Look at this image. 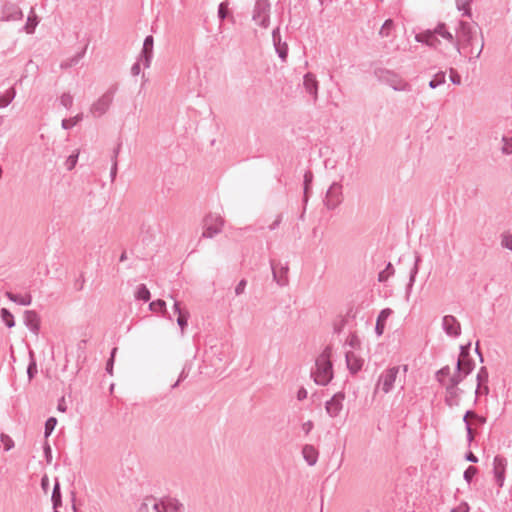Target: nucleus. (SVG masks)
I'll use <instances>...</instances> for the list:
<instances>
[{"mask_svg": "<svg viewBox=\"0 0 512 512\" xmlns=\"http://www.w3.org/2000/svg\"><path fill=\"white\" fill-rule=\"evenodd\" d=\"M457 50L478 57L483 49V39L478 27L474 24L462 22L456 33Z\"/></svg>", "mask_w": 512, "mask_h": 512, "instance_id": "1", "label": "nucleus"}, {"mask_svg": "<svg viewBox=\"0 0 512 512\" xmlns=\"http://www.w3.org/2000/svg\"><path fill=\"white\" fill-rule=\"evenodd\" d=\"M437 379L446 388V400L449 405L456 404L458 398L456 385L462 379L457 370L455 368L444 367L438 371Z\"/></svg>", "mask_w": 512, "mask_h": 512, "instance_id": "2", "label": "nucleus"}, {"mask_svg": "<svg viewBox=\"0 0 512 512\" xmlns=\"http://www.w3.org/2000/svg\"><path fill=\"white\" fill-rule=\"evenodd\" d=\"M330 358V348H326L317 358L316 370L314 372V379L317 384L326 385L333 378V370Z\"/></svg>", "mask_w": 512, "mask_h": 512, "instance_id": "3", "label": "nucleus"}, {"mask_svg": "<svg viewBox=\"0 0 512 512\" xmlns=\"http://www.w3.org/2000/svg\"><path fill=\"white\" fill-rule=\"evenodd\" d=\"M400 367H392L387 369L380 377L378 386L385 394L389 393L397 379Z\"/></svg>", "mask_w": 512, "mask_h": 512, "instance_id": "4", "label": "nucleus"}, {"mask_svg": "<svg viewBox=\"0 0 512 512\" xmlns=\"http://www.w3.org/2000/svg\"><path fill=\"white\" fill-rule=\"evenodd\" d=\"M151 508L154 512H181L183 505L177 499L167 498L160 503L152 500Z\"/></svg>", "mask_w": 512, "mask_h": 512, "instance_id": "5", "label": "nucleus"}, {"mask_svg": "<svg viewBox=\"0 0 512 512\" xmlns=\"http://www.w3.org/2000/svg\"><path fill=\"white\" fill-rule=\"evenodd\" d=\"M473 368L471 359L469 357L468 349L462 348L457 362V372L461 377L468 375Z\"/></svg>", "mask_w": 512, "mask_h": 512, "instance_id": "6", "label": "nucleus"}, {"mask_svg": "<svg viewBox=\"0 0 512 512\" xmlns=\"http://www.w3.org/2000/svg\"><path fill=\"white\" fill-rule=\"evenodd\" d=\"M493 472L497 485L503 487L506 473V461L502 457H495L493 461Z\"/></svg>", "mask_w": 512, "mask_h": 512, "instance_id": "7", "label": "nucleus"}, {"mask_svg": "<svg viewBox=\"0 0 512 512\" xmlns=\"http://www.w3.org/2000/svg\"><path fill=\"white\" fill-rule=\"evenodd\" d=\"M342 400V395H335L326 403V411L330 416L334 417L338 415L342 409Z\"/></svg>", "mask_w": 512, "mask_h": 512, "instance_id": "8", "label": "nucleus"}, {"mask_svg": "<svg viewBox=\"0 0 512 512\" xmlns=\"http://www.w3.org/2000/svg\"><path fill=\"white\" fill-rule=\"evenodd\" d=\"M443 327L449 335H458L460 331V325L453 316H445L443 318Z\"/></svg>", "mask_w": 512, "mask_h": 512, "instance_id": "9", "label": "nucleus"}, {"mask_svg": "<svg viewBox=\"0 0 512 512\" xmlns=\"http://www.w3.org/2000/svg\"><path fill=\"white\" fill-rule=\"evenodd\" d=\"M347 365L351 372L356 373L361 370L363 360L354 353L347 354Z\"/></svg>", "mask_w": 512, "mask_h": 512, "instance_id": "10", "label": "nucleus"}, {"mask_svg": "<svg viewBox=\"0 0 512 512\" xmlns=\"http://www.w3.org/2000/svg\"><path fill=\"white\" fill-rule=\"evenodd\" d=\"M303 456L309 465H314L318 458V452L313 446H305L303 448Z\"/></svg>", "mask_w": 512, "mask_h": 512, "instance_id": "11", "label": "nucleus"}, {"mask_svg": "<svg viewBox=\"0 0 512 512\" xmlns=\"http://www.w3.org/2000/svg\"><path fill=\"white\" fill-rule=\"evenodd\" d=\"M154 40L152 36H147L143 44V55L147 63H149L153 52Z\"/></svg>", "mask_w": 512, "mask_h": 512, "instance_id": "12", "label": "nucleus"}, {"mask_svg": "<svg viewBox=\"0 0 512 512\" xmlns=\"http://www.w3.org/2000/svg\"><path fill=\"white\" fill-rule=\"evenodd\" d=\"M435 32L432 33V32H427V33H423V34H418L416 36V40L417 41H424V37H427V40H425V43L429 46H435L436 43H437V39L435 37Z\"/></svg>", "mask_w": 512, "mask_h": 512, "instance_id": "13", "label": "nucleus"}, {"mask_svg": "<svg viewBox=\"0 0 512 512\" xmlns=\"http://www.w3.org/2000/svg\"><path fill=\"white\" fill-rule=\"evenodd\" d=\"M109 104H110L109 97H104L93 105L92 110L94 112L97 111L99 114H101L108 108Z\"/></svg>", "mask_w": 512, "mask_h": 512, "instance_id": "14", "label": "nucleus"}, {"mask_svg": "<svg viewBox=\"0 0 512 512\" xmlns=\"http://www.w3.org/2000/svg\"><path fill=\"white\" fill-rule=\"evenodd\" d=\"M7 296L14 302H18L22 305H29L30 302H31V297L30 296H25V297H18V296H15L13 295L12 293H7Z\"/></svg>", "mask_w": 512, "mask_h": 512, "instance_id": "15", "label": "nucleus"}, {"mask_svg": "<svg viewBox=\"0 0 512 512\" xmlns=\"http://www.w3.org/2000/svg\"><path fill=\"white\" fill-rule=\"evenodd\" d=\"M57 424V419L54 417L49 418L45 424V436L48 437L54 430Z\"/></svg>", "mask_w": 512, "mask_h": 512, "instance_id": "16", "label": "nucleus"}, {"mask_svg": "<svg viewBox=\"0 0 512 512\" xmlns=\"http://www.w3.org/2000/svg\"><path fill=\"white\" fill-rule=\"evenodd\" d=\"M1 316L3 321L7 324L8 327L14 326V320L12 314L7 309H2Z\"/></svg>", "mask_w": 512, "mask_h": 512, "instance_id": "17", "label": "nucleus"}, {"mask_svg": "<svg viewBox=\"0 0 512 512\" xmlns=\"http://www.w3.org/2000/svg\"><path fill=\"white\" fill-rule=\"evenodd\" d=\"M150 309L152 311H166V304L163 300H157L150 303Z\"/></svg>", "mask_w": 512, "mask_h": 512, "instance_id": "18", "label": "nucleus"}, {"mask_svg": "<svg viewBox=\"0 0 512 512\" xmlns=\"http://www.w3.org/2000/svg\"><path fill=\"white\" fill-rule=\"evenodd\" d=\"M475 417H476V415H475L474 413H472V412H467V413H466V415H465V417H464V420H465V421H466V423H467V431H468V434H469V440H470V441H471V440H473V438H474V435H473L472 429H471V427H470V419H471V418H475Z\"/></svg>", "mask_w": 512, "mask_h": 512, "instance_id": "19", "label": "nucleus"}, {"mask_svg": "<svg viewBox=\"0 0 512 512\" xmlns=\"http://www.w3.org/2000/svg\"><path fill=\"white\" fill-rule=\"evenodd\" d=\"M189 313H180L177 318V323L180 326L181 330L184 331L187 326V320H188Z\"/></svg>", "mask_w": 512, "mask_h": 512, "instance_id": "20", "label": "nucleus"}, {"mask_svg": "<svg viewBox=\"0 0 512 512\" xmlns=\"http://www.w3.org/2000/svg\"><path fill=\"white\" fill-rule=\"evenodd\" d=\"M36 25H37L36 16L35 15L29 16L27 24H26V27H25L26 32L27 33H32L34 31V28H35Z\"/></svg>", "mask_w": 512, "mask_h": 512, "instance_id": "21", "label": "nucleus"}, {"mask_svg": "<svg viewBox=\"0 0 512 512\" xmlns=\"http://www.w3.org/2000/svg\"><path fill=\"white\" fill-rule=\"evenodd\" d=\"M26 320L32 325L33 329L38 328V320L36 315L33 312H27L26 313Z\"/></svg>", "mask_w": 512, "mask_h": 512, "instance_id": "22", "label": "nucleus"}, {"mask_svg": "<svg viewBox=\"0 0 512 512\" xmlns=\"http://www.w3.org/2000/svg\"><path fill=\"white\" fill-rule=\"evenodd\" d=\"M477 474V468L474 466H469L464 472V478L470 482L472 478Z\"/></svg>", "mask_w": 512, "mask_h": 512, "instance_id": "23", "label": "nucleus"}, {"mask_svg": "<svg viewBox=\"0 0 512 512\" xmlns=\"http://www.w3.org/2000/svg\"><path fill=\"white\" fill-rule=\"evenodd\" d=\"M52 499L54 501L55 506H57L60 503V501H61L59 483L55 484Z\"/></svg>", "mask_w": 512, "mask_h": 512, "instance_id": "24", "label": "nucleus"}, {"mask_svg": "<svg viewBox=\"0 0 512 512\" xmlns=\"http://www.w3.org/2000/svg\"><path fill=\"white\" fill-rule=\"evenodd\" d=\"M435 33L439 34L440 36H442L443 38H446L448 40H452L453 39L452 34L450 32H448V31H446L443 25L439 26L435 30Z\"/></svg>", "mask_w": 512, "mask_h": 512, "instance_id": "25", "label": "nucleus"}, {"mask_svg": "<svg viewBox=\"0 0 512 512\" xmlns=\"http://www.w3.org/2000/svg\"><path fill=\"white\" fill-rule=\"evenodd\" d=\"M393 27V21L392 20H386L380 30V33L382 35H388L390 29Z\"/></svg>", "mask_w": 512, "mask_h": 512, "instance_id": "26", "label": "nucleus"}, {"mask_svg": "<svg viewBox=\"0 0 512 512\" xmlns=\"http://www.w3.org/2000/svg\"><path fill=\"white\" fill-rule=\"evenodd\" d=\"M138 298L140 299H143L145 301L149 300L150 298V292L147 288L145 287H141L139 290H138Z\"/></svg>", "mask_w": 512, "mask_h": 512, "instance_id": "27", "label": "nucleus"}, {"mask_svg": "<svg viewBox=\"0 0 512 512\" xmlns=\"http://www.w3.org/2000/svg\"><path fill=\"white\" fill-rule=\"evenodd\" d=\"M503 245L512 250V233H506L502 240Z\"/></svg>", "mask_w": 512, "mask_h": 512, "instance_id": "28", "label": "nucleus"}, {"mask_svg": "<svg viewBox=\"0 0 512 512\" xmlns=\"http://www.w3.org/2000/svg\"><path fill=\"white\" fill-rule=\"evenodd\" d=\"M1 442L4 444L6 450H9L13 446V441L7 435H1Z\"/></svg>", "mask_w": 512, "mask_h": 512, "instance_id": "29", "label": "nucleus"}, {"mask_svg": "<svg viewBox=\"0 0 512 512\" xmlns=\"http://www.w3.org/2000/svg\"><path fill=\"white\" fill-rule=\"evenodd\" d=\"M391 313H392V311L390 309H384L380 312L377 320L386 322V320L391 315Z\"/></svg>", "mask_w": 512, "mask_h": 512, "instance_id": "30", "label": "nucleus"}, {"mask_svg": "<svg viewBox=\"0 0 512 512\" xmlns=\"http://www.w3.org/2000/svg\"><path fill=\"white\" fill-rule=\"evenodd\" d=\"M228 14V4L227 3H221L219 6V16L220 18H225Z\"/></svg>", "mask_w": 512, "mask_h": 512, "instance_id": "31", "label": "nucleus"}, {"mask_svg": "<svg viewBox=\"0 0 512 512\" xmlns=\"http://www.w3.org/2000/svg\"><path fill=\"white\" fill-rule=\"evenodd\" d=\"M384 329H385V322L377 320V323H376V333L378 335H382L383 332H384Z\"/></svg>", "mask_w": 512, "mask_h": 512, "instance_id": "32", "label": "nucleus"}, {"mask_svg": "<svg viewBox=\"0 0 512 512\" xmlns=\"http://www.w3.org/2000/svg\"><path fill=\"white\" fill-rule=\"evenodd\" d=\"M450 78L454 84L458 85L461 82L460 76L454 71H451Z\"/></svg>", "mask_w": 512, "mask_h": 512, "instance_id": "33", "label": "nucleus"}, {"mask_svg": "<svg viewBox=\"0 0 512 512\" xmlns=\"http://www.w3.org/2000/svg\"><path fill=\"white\" fill-rule=\"evenodd\" d=\"M77 122V120H74V119H69V120H64L63 121V127L64 128H70L72 127L73 125H75Z\"/></svg>", "mask_w": 512, "mask_h": 512, "instance_id": "34", "label": "nucleus"}, {"mask_svg": "<svg viewBox=\"0 0 512 512\" xmlns=\"http://www.w3.org/2000/svg\"><path fill=\"white\" fill-rule=\"evenodd\" d=\"M76 160H77V155H75V156H70V157L68 158L69 169H72V168L75 166V164H76Z\"/></svg>", "mask_w": 512, "mask_h": 512, "instance_id": "35", "label": "nucleus"}, {"mask_svg": "<svg viewBox=\"0 0 512 512\" xmlns=\"http://www.w3.org/2000/svg\"><path fill=\"white\" fill-rule=\"evenodd\" d=\"M217 232H218V229H215V230L212 231L210 228H207L203 234L206 237H212Z\"/></svg>", "mask_w": 512, "mask_h": 512, "instance_id": "36", "label": "nucleus"}, {"mask_svg": "<svg viewBox=\"0 0 512 512\" xmlns=\"http://www.w3.org/2000/svg\"><path fill=\"white\" fill-rule=\"evenodd\" d=\"M459 8H465L471 0H456Z\"/></svg>", "mask_w": 512, "mask_h": 512, "instance_id": "37", "label": "nucleus"}, {"mask_svg": "<svg viewBox=\"0 0 512 512\" xmlns=\"http://www.w3.org/2000/svg\"><path fill=\"white\" fill-rule=\"evenodd\" d=\"M57 409H58L60 412H65V411H66V404H65L64 399H61V401H60V402H59V404H58Z\"/></svg>", "mask_w": 512, "mask_h": 512, "instance_id": "38", "label": "nucleus"}, {"mask_svg": "<svg viewBox=\"0 0 512 512\" xmlns=\"http://www.w3.org/2000/svg\"><path fill=\"white\" fill-rule=\"evenodd\" d=\"M174 311H175L178 315H180V313H185V311H182L181 306H180V303H179V302H177V301L174 303Z\"/></svg>", "mask_w": 512, "mask_h": 512, "instance_id": "39", "label": "nucleus"}, {"mask_svg": "<svg viewBox=\"0 0 512 512\" xmlns=\"http://www.w3.org/2000/svg\"><path fill=\"white\" fill-rule=\"evenodd\" d=\"M142 512H154L153 509L151 508V502L150 503H145L143 505Z\"/></svg>", "mask_w": 512, "mask_h": 512, "instance_id": "40", "label": "nucleus"}, {"mask_svg": "<svg viewBox=\"0 0 512 512\" xmlns=\"http://www.w3.org/2000/svg\"><path fill=\"white\" fill-rule=\"evenodd\" d=\"M442 80H443V77L440 80H436V79L431 80L430 81V86L432 88H435L437 85H439L442 82Z\"/></svg>", "mask_w": 512, "mask_h": 512, "instance_id": "41", "label": "nucleus"}, {"mask_svg": "<svg viewBox=\"0 0 512 512\" xmlns=\"http://www.w3.org/2000/svg\"><path fill=\"white\" fill-rule=\"evenodd\" d=\"M306 396H307L306 390H304V389L299 390V392H298V399H300V400L304 399V398H306Z\"/></svg>", "mask_w": 512, "mask_h": 512, "instance_id": "42", "label": "nucleus"}, {"mask_svg": "<svg viewBox=\"0 0 512 512\" xmlns=\"http://www.w3.org/2000/svg\"><path fill=\"white\" fill-rule=\"evenodd\" d=\"M467 460L471 461V462H477L478 461L477 457L473 453H471V452L467 455Z\"/></svg>", "mask_w": 512, "mask_h": 512, "instance_id": "43", "label": "nucleus"}, {"mask_svg": "<svg viewBox=\"0 0 512 512\" xmlns=\"http://www.w3.org/2000/svg\"><path fill=\"white\" fill-rule=\"evenodd\" d=\"M34 370H35V364L30 365L28 368V373H29L30 377H32Z\"/></svg>", "mask_w": 512, "mask_h": 512, "instance_id": "44", "label": "nucleus"}, {"mask_svg": "<svg viewBox=\"0 0 512 512\" xmlns=\"http://www.w3.org/2000/svg\"><path fill=\"white\" fill-rule=\"evenodd\" d=\"M460 512H468L469 507L467 504H463L461 507H459Z\"/></svg>", "mask_w": 512, "mask_h": 512, "instance_id": "45", "label": "nucleus"}, {"mask_svg": "<svg viewBox=\"0 0 512 512\" xmlns=\"http://www.w3.org/2000/svg\"><path fill=\"white\" fill-rule=\"evenodd\" d=\"M286 55H287V49L286 48L284 50H280V57L282 59H285Z\"/></svg>", "mask_w": 512, "mask_h": 512, "instance_id": "46", "label": "nucleus"}, {"mask_svg": "<svg viewBox=\"0 0 512 512\" xmlns=\"http://www.w3.org/2000/svg\"><path fill=\"white\" fill-rule=\"evenodd\" d=\"M311 427H312V423L311 422H309V423L304 425V428L306 429L307 432L311 429Z\"/></svg>", "mask_w": 512, "mask_h": 512, "instance_id": "47", "label": "nucleus"}, {"mask_svg": "<svg viewBox=\"0 0 512 512\" xmlns=\"http://www.w3.org/2000/svg\"><path fill=\"white\" fill-rule=\"evenodd\" d=\"M309 85H311V88H315L316 83H315V81H314V80H311V81L309 82Z\"/></svg>", "mask_w": 512, "mask_h": 512, "instance_id": "48", "label": "nucleus"}, {"mask_svg": "<svg viewBox=\"0 0 512 512\" xmlns=\"http://www.w3.org/2000/svg\"><path fill=\"white\" fill-rule=\"evenodd\" d=\"M402 370H403L404 373H406L408 371V365H406V364L403 365L402 366Z\"/></svg>", "mask_w": 512, "mask_h": 512, "instance_id": "49", "label": "nucleus"}, {"mask_svg": "<svg viewBox=\"0 0 512 512\" xmlns=\"http://www.w3.org/2000/svg\"><path fill=\"white\" fill-rule=\"evenodd\" d=\"M243 285H244L243 283H240V285H239V286H238V288L236 289L237 293H239V292H240V289H242V286H243Z\"/></svg>", "mask_w": 512, "mask_h": 512, "instance_id": "50", "label": "nucleus"}, {"mask_svg": "<svg viewBox=\"0 0 512 512\" xmlns=\"http://www.w3.org/2000/svg\"><path fill=\"white\" fill-rule=\"evenodd\" d=\"M42 485L45 487L47 485V478H43Z\"/></svg>", "mask_w": 512, "mask_h": 512, "instance_id": "51", "label": "nucleus"}, {"mask_svg": "<svg viewBox=\"0 0 512 512\" xmlns=\"http://www.w3.org/2000/svg\"><path fill=\"white\" fill-rule=\"evenodd\" d=\"M333 192H334V188H331L330 191L328 192V196L330 197Z\"/></svg>", "mask_w": 512, "mask_h": 512, "instance_id": "52", "label": "nucleus"}, {"mask_svg": "<svg viewBox=\"0 0 512 512\" xmlns=\"http://www.w3.org/2000/svg\"><path fill=\"white\" fill-rule=\"evenodd\" d=\"M310 81H311V79L307 77L306 80H305L307 86L309 85Z\"/></svg>", "mask_w": 512, "mask_h": 512, "instance_id": "53", "label": "nucleus"}, {"mask_svg": "<svg viewBox=\"0 0 512 512\" xmlns=\"http://www.w3.org/2000/svg\"><path fill=\"white\" fill-rule=\"evenodd\" d=\"M115 352H116V348H115V349H113L112 357H111V361H113V358H114V354H115Z\"/></svg>", "mask_w": 512, "mask_h": 512, "instance_id": "54", "label": "nucleus"}]
</instances>
